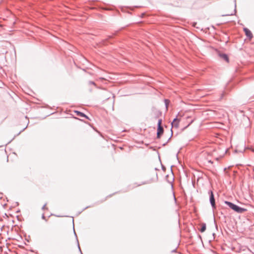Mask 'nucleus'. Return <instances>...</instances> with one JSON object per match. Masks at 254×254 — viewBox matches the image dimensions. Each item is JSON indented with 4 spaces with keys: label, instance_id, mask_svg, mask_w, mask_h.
<instances>
[{
    "label": "nucleus",
    "instance_id": "obj_6",
    "mask_svg": "<svg viewBox=\"0 0 254 254\" xmlns=\"http://www.w3.org/2000/svg\"><path fill=\"white\" fill-rule=\"evenodd\" d=\"M244 30L245 32L246 36L248 37H249L250 39H251L253 37V34L250 30H249L248 28H245L244 29Z\"/></svg>",
    "mask_w": 254,
    "mask_h": 254
},
{
    "label": "nucleus",
    "instance_id": "obj_8",
    "mask_svg": "<svg viewBox=\"0 0 254 254\" xmlns=\"http://www.w3.org/2000/svg\"><path fill=\"white\" fill-rule=\"evenodd\" d=\"M76 115L79 116H80V117H85L86 118H88V117L85 115L83 113H81L79 111H76Z\"/></svg>",
    "mask_w": 254,
    "mask_h": 254
},
{
    "label": "nucleus",
    "instance_id": "obj_2",
    "mask_svg": "<svg viewBox=\"0 0 254 254\" xmlns=\"http://www.w3.org/2000/svg\"><path fill=\"white\" fill-rule=\"evenodd\" d=\"M225 203L228 205L232 209L236 212L242 213L247 211V209L244 208H241L232 202L226 201Z\"/></svg>",
    "mask_w": 254,
    "mask_h": 254
},
{
    "label": "nucleus",
    "instance_id": "obj_3",
    "mask_svg": "<svg viewBox=\"0 0 254 254\" xmlns=\"http://www.w3.org/2000/svg\"><path fill=\"white\" fill-rule=\"evenodd\" d=\"M162 120H159L158 123V129H157V138H160L161 135L163 133V128L161 126Z\"/></svg>",
    "mask_w": 254,
    "mask_h": 254
},
{
    "label": "nucleus",
    "instance_id": "obj_1",
    "mask_svg": "<svg viewBox=\"0 0 254 254\" xmlns=\"http://www.w3.org/2000/svg\"><path fill=\"white\" fill-rule=\"evenodd\" d=\"M65 221L63 218H54L51 219L50 223L49 230L52 234H56L58 228L63 225Z\"/></svg>",
    "mask_w": 254,
    "mask_h": 254
},
{
    "label": "nucleus",
    "instance_id": "obj_12",
    "mask_svg": "<svg viewBox=\"0 0 254 254\" xmlns=\"http://www.w3.org/2000/svg\"><path fill=\"white\" fill-rule=\"evenodd\" d=\"M42 218H43V219H45V216H44V215H43Z\"/></svg>",
    "mask_w": 254,
    "mask_h": 254
},
{
    "label": "nucleus",
    "instance_id": "obj_4",
    "mask_svg": "<svg viewBox=\"0 0 254 254\" xmlns=\"http://www.w3.org/2000/svg\"><path fill=\"white\" fill-rule=\"evenodd\" d=\"M180 121V119L178 118V117L174 119L172 123V127L177 128L179 127Z\"/></svg>",
    "mask_w": 254,
    "mask_h": 254
},
{
    "label": "nucleus",
    "instance_id": "obj_11",
    "mask_svg": "<svg viewBox=\"0 0 254 254\" xmlns=\"http://www.w3.org/2000/svg\"><path fill=\"white\" fill-rule=\"evenodd\" d=\"M3 157L4 158V159H5L6 160V161H8L7 157L4 154H3Z\"/></svg>",
    "mask_w": 254,
    "mask_h": 254
},
{
    "label": "nucleus",
    "instance_id": "obj_5",
    "mask_svg": "<svg viewBox=\"0 0 254 254\" xmlns=\"http://www.w3.org/2000/svg\"><path fill=\"white\" fill-rule=\"evenodd\" d=\"M210 203H211L212 207H215V199H214L213 192L212 191H210Z\"/></svg>",
    "mask_w": 254,
    "mask_h": 254
},
{
    "label": "nucleus",
    "instance_id": "obj_10",
    "mask_svg": "<svg viewBox=\"0 0 254 254\" xmlns=\"http://www.w3.org/2000/svg\"><path fill=\"white\" fill-rule=\"evenodd\" d=\"M42 209L44 210H48V208L47 207V204H45L44 205V206L42 207Z\"/></svg>",
    "mask_w": 254,
    "mask_h": 254
},
{
    "label": "nucleus",
    "instance_id": "obj_7",
    "mask_svg": "<svg viewBox=\"0 0 254 254\" xmlns=\"http://www.w3.org/2000/svg\"><path fill=\"white\" fill-rule=\"evenodd\" d=\"M221 57L224 60H225L226 62H229V59L228 56L226 55L222 54L220 55Z\"/></svg>",
    "mask_w": 254,
    "mask_h": 254
},
{
    "label": "nucleus",
    "instance_id": "obj_9",
    "mask_svg": "<svg viewBox=\"0 0 254 254\" xmlns=\"http://www.w3.org/2000/svg\"><path fill=\"white\" fill-rule=\"evenodd\" d=\"M206 230V225L205 224H202L201 225V228L200 229L201 232H204Z\"/></svg>",
    "mask_w": 254,
    "mask_h": 254
}]
</instances>
